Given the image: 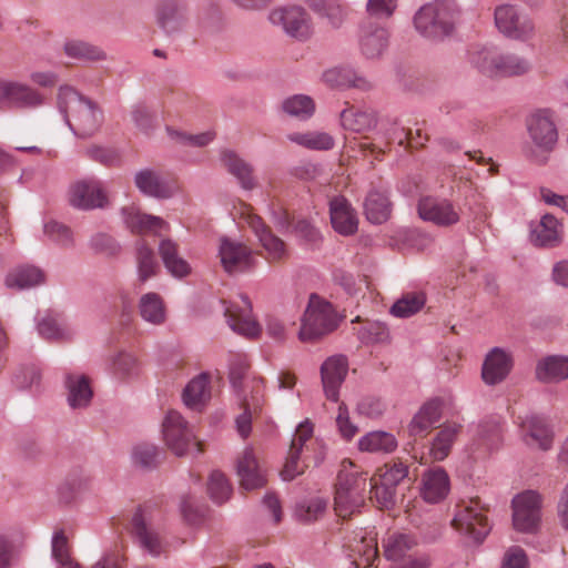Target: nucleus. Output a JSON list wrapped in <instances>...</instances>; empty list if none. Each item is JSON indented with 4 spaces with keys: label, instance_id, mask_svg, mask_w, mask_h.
<instances>
[{
    "label": "nucleus",
    "instance_id": "obj_56",
    "mask_svg": "<svg viewBox=\"0 0 568 568\" xmlns=\"http://www.w3.org/2000/svg\"><path fill=\"white\" fill-rule=\"evenodd\" d=\"M357 334L364 343H383L388 338L386 325L378 321H366Z\"/></svg>",
    "mask_w": 568,
    "mask_h": 568
},
{
    "label": "nucleus",
    "instance_id": "obj_62",
    "mask_svg": "<svg viewBox=\"0 0 568 568\" xmlns=\"http://www.w3.org/2000/svg\"><path fill=\"white\" fill-rule=\"evenodd\" d=\"M335 422L341 436L346 440L352 439L358 432L357 426L351 422L348 409L343 403L338 406Z\"/></svg>",
    "mask_w": 568,
    "mask_h": 568
},
{
    "label": "nucleus",
    "instance_id": "obj_24",
    "mask_svg": "<svg viewBox=\"0 0 568 568\" xmlns=\"http://www.w3.org/2000/svg\"><path fill=\"white\" fill-rule=\"evenodd\" d=\"M348 371L345 356L334 355L328 357L321 366V377L327 399L337 402L338 389Z\"/></svg>",
    "mask_w": 568,
    "mask_h": 568
},
{
    "label": "nucleus",
    "instance_id": "obj_39",
    "mask_svg": "<svg viewBox=\"0 0 568 568\" xmlns=\"http://www.w3.org/2000/svg\"><path fill=\"white\" fill-rule=\"evenodd\" d=\"M131 526L141 546L152 556L158 557L164 551L160 536L148 526L141 513L133 516Z\"/></svg>",
    "mask_w": 568,
    "mask_h": 568
},
{
    "label": "nucleus",
    "instance_id": "obj_30",
    "mask_svg": "<svg viewBox=\"0 0 568 568\" xmlns=\"http://www.w3.org/2000/svg\"><path fill=\"white\" fill-rule=\"evenodd\" d=\"M449 490V478L446 471L436 467L423 476L422 496L428 503H438Z\"/></svg>",
    "mask_w": 568,
    "mask_h": 568
},
{
    "label": "nucleus",
    "instance_id": "obj_13",
    "mask_svg": "<svg viewBox=\"0 0 568 568\" xmlns=\"http://www.w3.org/2000/svg\"><path fill=\"white\" fill-rule=\"evenodd\" d=\"M513 526L520 532H535L541 519V496L527 490L518 494L511 503Z\"/></svg>",
    "mask_w": 568,
    "mask_h": 568
},
{
    "label": "nucleus",
    "instance_id": "obj_36",
    "mask_svg": "<svg viewBox=\"0 0 568 568\" xmlns=\"http://www.w3.org/2000/svg\"><path fill=\"white\" fill-rule=\"evenodd\" d=\"M323 81L332 88H357L366 90L369 88V83L363 77L356 74V72L347 67H335L326 70L322 77Z\"/></svg>",
    "mask_w": 568,
    "mask_h": 568
},
{
    "label": "nucleus",
    "instance_id": "obj_33",
    "mask_svg": "<svg viewBox=\"0 0 568 568\" xmlns=\"http://www.w3.org/2000/svg\"><path fill=\"white\" fill-rule=\"evenodd\" d=\"M536 378L542 383H558L568 378V357L548 356L536 366Z\"/></svg>",
    "mask_w": 568,
    "mask_h": 568
},
{
    "label": "nucleus",
    "instance_id": "obj_47",
    "mask_svg": "<svg viewBox=\"0 0 568 568\" xmlns=\"http://www.w3.org/2000/svg\"><path fill=\"white\" fill-rule=\"evenodd\" d=\"M426 303L423 292H408L402 295L390 308L394 316L405 318L419 312Z\"/></svg>",
    "mask_w": 568,
    "mask_h": 568
},
{
    "label": "nucleus",
    "instance_id": "obj_43",
    "mask_svg": "<svg viewBox=\"0 0 568 568\" xmlns=\"http://www.w3.org/2000/svg\"><path fill=\"white\" fill-rule=\"evenodd\" d=\"M532 241L539 246H555L560 242V224L558 220L546 214L532 230Z\"/></svg>",
    "mask_w": 568,
    "mask_h": 568
},
{
    "label": "nucleus",
    "instance_id": "obj_12",
    "mask_svg": "<svg viewBox=\"0 0 568 568\" xmlns=\"http://www.w3.org/2000/svg\"><path fill=\"white\" fill-rule=\"evenodd\" d=\"M45 103V95L27 83L0 79V106L33 110Z\"/></svg>",
    "mask_w": 568,
    "mask_h": 568
},
{
    "label": "nucleus",
    "instance_id": "obj_58",
    "mask_svg": "<svg viewBox=\"0 0 568 568\" xmlns=\"http://www.w3.org/2000/svg\"><path fill=\"white\" fill-rule=\"evenodd\" d=\"M125 554L123 545L115 544L111 549L94 562L91 568H123Z\"/></svg>",
    "mask_w": 568,
    "mask_h": 568
},
{
    "label": "nucleus",
    "instance_id": "obj_60",
    "mask_svg": "<svg viewBox=\"0 0 568 568\" xmlns=\"http://www.w3.org/2000/svg\"><path fill=\"white\" fill-rule=\"evenodd\" d=\"M139 362L135 355L121 352L113 361L114 373L121 377L130 376L138 371Z\"/></svg>",
    "mask_w": 568,
    "mask_h": 568
},
{
    "label": "nucleus",
    "instance_id": "obj_1",
    "mask_svg": "<svg viewBox=\"0 0 568 568\" xmlns=\"http://www.w3.org/2000/svg\"><path fill=\"white\" fill-rule=\"evenodd\" d=\"M367 489L371 500H375L379 508H389L395 504V487L383 485L376 477L367 481L366 473L359 471L351 460H344L336 483V515L346 519L355 514L364 505Z\"/></svg>",
    "mask_w": 568,
    "mask_h": 568
},
{
    "label": "nucleus",
    "instance_id": "obj_6",
    "mask_svg": "<svg viewBox=\"0 0 568 568\" xmlns=\"http://www.w3.org/2000/svg\"><path fill=\"white\" fill-rule=\"evenodd\" d=\"M338 325V318L332 304L317 295H311L302 317L298 339L313 343L332 333Z\"/></svg>",
    "mask_w": 568,
    "mask_h": 568
},
{
    "label": "nucleus",
    "instance_id": "obj_22",
    "mask_svg": "<svg viewBox=\"0 0 568 568\" xmlns=\"http://www.w3.org/2000/svg\"><path fill=\"white\" fill-rule=\"evenodd\" d=\"M513 366V353L501 347H494L483 362L481 378L487 385H497L507 378Z\"/></svg>",
    "mask_w": 568,
    "mask_h": 568
},
{
    "label": "nucleus",
    "instance_id": "obj_5",
    "mask_svg": "<svg viewBox=\"0 0 568 568\" xmlns=\"http://www.w3.org/2000/svg\"><path fill=\"white\" fill-rule=\"evenodd\" d=\"M231 215L239 224H246L254 232L265 250V258L270 263H281L288 257L285 243L271 232L250 204L239 200L233 204Z\"/></svg>",
    "mask_w": 568,
    "mask_h": 568
},
{
    "label": "nucleus",
    "instance_id": "obj_3",
    "mask_svg": "<svg viewBox=\"0 0 568 568\" xmlns=\"http://www.w3.org/2000/svg\"><path fill=\"white\" fill-rule=\"evenodd\" d=\"M526 128L529 140L523 149L525 158L538 165L546 164L558 141L552 112L547 109L532 112L526 121Z\"/></svg>",
    "mask_w": 568,
    "mask_h": 568
},
{
    "label": "nucleus",
    "instance_id": "obj_9",
    "mask_svg": "<svg viewBox=\"0 0 568 568\" xmlns=\"http://www.w3.org/2000/svg\"><path fill=\"white\" fill-rule=\"evenodd\" d=\"M268 20L273 26L281 27L290 38L301 42L310 40L315 31L312 16L302 6L274 8L268 14Z\"/></svg>",
    "mask_w": 568,
    "mask_h": 568
},
{
    "label": "nucleus",
    "instance_id": "obj_54",
    "mask_svg": "<svg viewBox=\"0 0 568 568\" xmlns=\"http://www.w3.org/2000/svg\"><path fill=\"white\" fill-rule=\"evenodd\" d=\"M159 449L149 443L138 444L133 447L131 458L135 466L149 469L156 466Z\"/></svg>",
    "mask_w": 568,
    "mask_h": 568
},
{
    "label": "nucleus",
    "instance_id": "obj_64",
    "mask_svg": "<svg viewBox=\"0 0 568 568\" xmlns=\"http://www.w3.org/2000/svg\"><path fill=\"white\" fill-rule=\"evenodd\" d=\"M528 558L524 549L510 547L504 555L501 568H528Z\"/></svg>",
    "mask_w": 568,
    "mask_h": 568
},
{
    "label": "nucleus",
    "instance_id": "obj_45",
    "mask_svg": "<svg viewBox=\"0 0 568 568\" xmlns=\"http://www.w3.org/2000/svg\"><path fill=\"white\" fill-rule=\"evenodd\" d=\"M415 545V538L406 532L392 531L383 539L384 555L389 560L403 558Z\"/></svg>",
    "mask_w": 568,
    "mask_h": 568
},
{
    "label": "nucleus",
    "instance_id": "obj_23",
    "mask_svg": "<svg viewBox=\"0 0 568 568\" xmlns=\"http://www.w3.org/2000/svg\"><path fill=\"white\" fill-rule=\"evenodd\" d=\"M460 430L462 425L458 423L448 422L444 424L437 432L428 453L422 454L419 457L414 453L413 458L418 459L420 464L444 460L449 455Z\"/></svg>",
    "mask_w": 568,
    "mask_h": 568
},
{
    "label": "nucleus",
    "instance_id": "obj_29",
    "mask_svg": "<svg viewBox=\"0 0 568 568\" xmlns=\"http://www.w3.org/2000/svg\"><path fill=\"white\" fill-rule=\"evenodd\" d=\"M443 402L434 398L425 403L408 425L409 436L425 437L442 417Z\"/></svg>",
    "mask_w": 568,
    "mask_h": 568
},
{
    "label": "nucleus",
    "instance_id": "obj_57",
    "mask_svg": "<svg viewBox=\"0 0 568 568\" xmlns=\"http://www.w3.org/2000/svg\"><path fill=\"white\" fill-rule=\"evenodd\" d=\"M326 506L327 503L325 499L315 497L308 501L300 504L296 508V515L304 521H314L324 514Z\"/></svg>",
    "mask_w": 568,
    "mask_h": 568
},
{
    "label": "nucleus",
    "instance_id": "obj_44",
    "mask_svg": "<svg viewBox=\"0 0 568 568\" xmlns=\"http://www.w3.org/2000/svg\"><path fill=\"white\" fill-rule=\"evenodd\" d=\"M141 317L151 324L161 325L166 318V308L162 297L156 293H146L139 302Z\"/></svg>",
    "mask_w": 568,
    "mask_h": 568
},
{
    "label": "nucleus",
    "instance_id": "obj_16",
    "mask_svg": "<svg viewBox=\"0 0 568 568\" xmlns=\"http://www.w3.org/2000/svg\"><path fill=\"white\" fill-rule=\"evenodd\" d=\"M344 547L356 568H373L378 561L377 534L374 530L355 531L347 537Z\"/></svg>",
    "mask_w": 568,
    "mask_h": 568
},
{
    "label": "nucleus",
    "instance_id": "obj_59",
    "mask_svg": "<svg viewBox=\"0 0 568 568\" xmlns=\"http://www.w3.org/2000/svg\"><path fill=\"white\" fill-rule=\"evenodd\" d=\"M318 16L325 18L332 27L339 28L347 17V10L339 0H329Z\"/></svg>",
    "mask_w": 568,
    "mask_h": 568
},
{
    "label": "nucleus",
    "instance_id": "obj_49",
    "mask_svg": "<svg viewBox=\"0 0 568 568\" xmlns=\"http://www.w3.org/2000/svg\"><path fill=\"white\" fill-rule=\"evenodd\" d=\"M63 51L69 58L77 60L95 61L103 58V52L99 48L81 40H68Z\"/></svg>",
    "mask_w": 568,
    "mask_h": 568
},
{
    "label": "nucleus",
    "instance_id": "obj_18",
    "mask_svg": "<svg viewBox=\"0 0 568 568\" xmlns=\"http://www.w3.org/2000/svg\"><path fill=\"white\" fill-rule=\"evenodd\" d=\"M241 397L243 413L236 418V428L242 438H246L251 432L253 415L257 414L264 403V381L253 377L245 381Z\"/></svg>",
    "mask_w": 568,
    "mask_h": 568
},
{
    "label": "nucleus",
    "instance_id": "obj_40",
    "mask_svg": "<svg viewBox=\"0 0 568 568\" xmlns=\"http://www.w3.org/2000/svg\"><path fill=\"white\" fill-rule=\"evenodd\" d=\"M222 162L227 171L234 175L243 189L252 190L255 187V180L251 165L241 159L235 152L225 150L222 152Z\"/></svg>",
    "mask_w": 568,
    "mask_h": 568
},
{
    "label": "nucleus",
    "instance_id": "obj_50",
    "mask_svg": "<svg viewBox=\"0 0 568 568\" xmlns=\"http://www.w3.org/2000/svg\"><path fill=\"white\" fill-rule=\"evenodd\" d=\"M283 110L292 116L305 120L313 115L315 103L308 95L296 94L284 100Z\"/></svg>",
    "mask_w": 568,
    "mask_h": 568
},
{
    "label": "nucleus",
    "instance_id": "obj_63",
    "mask_svg": "<svg viewBox=\"0 0 568 568\" xmlns=\"http://www.w3.org/2000/svg\"><path fill=\"white\" fill-rule=\"evenodd\" d=\"M44 234L63 246L69 245L72 242V233L70 229L57 221H50L44 225Z\"/></svg>",
    "mask_w": 568,
    "mask_h": 568
},
{
    "label": "nucleus",
    "instance_id": "obj_7",
    "mask_svg": "<svg viewBox=\"0 0 568 568\" xmlns=\"http://www.w3.org/2000/svg\"><path fill=\"white\" fill-rule=\"evenodd\" d=\"M457 10L447 1H436L423 6L414 17L416 30L425 38L438 40L453 32Z\"/></svg>",
    "mask_w": 568,
    "mask_h": 568
},
{
    "label": "nucleus",
    "instance_id": "obj_42",
    "mask_svg": "<svg viewBox=\"0 0 568 568\" xmlns=\"http://www.w3.org/2000/svg\"><path fill=\"white\" fill-rule=\"evenodd\" d=\"M211 397L210 379L207 374H200L186 385L183 392L185 405L193 409L202 407Z\"/></svg>",
    "mask_w": 568,
    "mask_h": 568
},
{
    "label": "nucleus",
    "instance_id": "obj_48",
    "mask_svg": "<svg viewBox=\"0 0 568 568\" xmlns=\"http://www.w3.org/2000/svg\"><path fill=\"white\" fill-rule=\"evenodd\" d=\"M136 264L139 278L142 282L154 276L159 270V263L153 250L143 240L139 241L136 244Z\"/></svg>",
    "mask_w": 568,
    "mask_h": 568
},
{
    "label": "nucleus",
    "instance_id": "obj_14",
    "mask_svg": "<svg viewBox=\"0 0 568 568\" xmlns=\"http://www.w3.org/2000/svg\"><path fill=\"white\" fill-rule=\"evenodd\" d=\"M224 316L230 328L247 338L257 337L262 327L252 315V305L246 296L240 295L236 300L223 302Z\"/></svg>",
    "mask_w": 568,
    "mask_h": 568
},
{
    "label": "nucleus",
    "instance_id": "obj_34",
    "mask_svg": "<svg viewBox=\"0 0 568 568\" xmlns=\"http://www.w3.org/2000/svg\"><path fill=\"white\" fill-rule=\"evenodd\" d=\"M159 253L168 272L174 277H185L191 273V266L186 260L179 254V246L166 239L161 241Z\"/></svg>",
    "mask_w": 568,
    "mask_h": 568
},
{
    "label": "nucleus",
    "instance_id": "obj_17",
    "mask_svg": "<svg viewBox=\"0 0 568 568\" xmlns=\"http://www.w3.org/2000/svg\"><path fill=\"white\" fill-rule=\"evenodd\" d=\"M389 31L378 22L366 20L358 28L357 47L366 60L381 59L389 45Z\"/></svg>",
    "mask_w": 568,
    "mask_h": 568
},
{
    "label": "nucleus",
    "instance_id": "obj_19",
    "mask_svg": "<svg viewBox=\"0 0 568 568\" xmlns=\"http://www.w3.org/2000/svg\"><path fill=\"white\" fill-rule=\"evenodd\" d=\"M156 20L168 34L185 31L190 24L187 6L180 0H161L156 7Z\"/></svg>",
    "mask_w": 568,
    "mask_h": 568
},
{
    "label": "nucleus",
    "instance_id": "obj_8",
    "mask_svg": "<svg viewBox=\"0 0 568 568\" xmlns=\"http://www.w3.org/2000/svg\"><path fill=\"white\" fill-rule=\"evenodd\" d=\"M488 511V505L484 504L479 497L462 499L456 505L452 525L459 532L481 541L490 530Z\"/></svg>",
    "mask_w": 568,
    "mask_h": 568
},
{
    "label": "nucleus",
    "instance_id": "obj_52",
    "mask_svg": "<svg viewBox=\"0 0 568 568\" xmlns=\"http://www.w3.org/2000/svg\"><path fill=\"white\" fill-rule=\"evenodd\" d=\"M407 474V466L399 459H394L378 469L377 480L382 481L383 485L396 487Z\"/></svg>",
    "mask_w": 568,
    "mask_h": 568
},
{
    "label": "nucleus",
    "instance_id": "obj_4",
    "mask_svg": "<svg viewBox=\"0 0 568 568\" xmlns=\"http://www.w3.org/2000/svg\"><path fill=\"white\" fill-rule=\"evenodd\" d=\"M470 62L488 77H520L531 70L528 59L510 52H498L483 48L470 53Z\"/></svg>",
    "mask_w": 568,
    "mask_h": 568
},
{
    "label": "nucleus",
    "instance_id": "obj_2",
    "mask_svg": "<svg viewBox=\"0 0 568 568\" xmlns=\"http://www.w3.org/2000/svg\"><path fill=\"white\" fill-rule=\"evenodd\" d=\"M58 103L73 133L81 138L93 135L100 129L103 114L95 102L81 95L73 88L59 89Z\"/></svg>",
    "mask_w": 568,
    "mask_h": 568
},
{
    "label": "nucleus",
    "instance_id": "obj_31",
    "mask_svg": "<svg viewBox=\"0 0 568 568\" xmlns=\"http://www.w3.org/2000/svg\"><path fill=\"white\" fill-rule=\"evenodd\" d=\"M68 403L72 408L87 407L93 396L90 379L82 374L71 373L65 377Z\"/></svg>",
    "mask_w": 568,
    "mask_h": 568
},
{
    "label": "nucleus",
    "instance_id": "obj_25",
    "mask_svg": "<svg viewBox=\"0 0 568 568\" xmlns=\"http://www.w3.org/2000/svg\"><path fill=\"white\" fill-rule=\"evenodd\" d=\"M241 486L246 490L260 488L266 483V474L252 448H245L236 462Z\"/></svg>",
    "mask_w": 568,
    "mask_h": 568
},
{
    "label": "nucleus",
    "instance_id": "obj_46",
    "mask_svg": "<svg viewBox=\"0 0 568 568\" xmlns=\"http://www.w3.org/2000/svg\"><path fill=\"white\" fill-rule=\"evenodd\" d=\"M288 139L292 142L311 150L326 151L333 149L334 146L333 136L326 132H295L290 134Z\"/></svg>",
    "mask_w": 568,
    "mask_h": 568
},
{
    "label": "nucleus",
    "instance_id": "obj_15",
    "mask_svg": "<svg viewBox=\"0 0 568 568\" xmlns=\"http://www.w3.org/2000/svg\"><path fill=\"white\" fill-rule=\"evenodd\" d=\"M495 24L506 37L527 41L535 33V24L515 6L503 4L495 9Z\"/></svg>",
    "mask_w": 568,
    "mask_h": 568
},
{
    "label": "nucleus",
    "instance_id": "obj_55",
    "mask_svg": "<svg viewBox=\"0 0 568 568\" xmlns=\"http://www.w3.org/2000/svg\"><path fill=\"white\" fill-rule=\"evenodd\" d=\"M39 334L49 341H60L69 337L70 332L58 318L47 316L38 325Z\"/></svg>",
    "mask_w": 568,
    "mask_h": 568
},
{
    "label": "nucleus",
    "instance_id": "obj_53",
    "mask_svg": "<svg viewBox=\"0 0 568 568\" xmlns=\"http://www.w3.org/2000/svg\"><path fill=\"white\" fill-rule=\"evenodd\" d=\"M207 493L216 504H222L230 498L232 488L224 474L219 470L211 473L207 481Z\"/></svg>",
    "mask_w": 568,
    "mask_h": 568
},
{
    "label": "nucleus",
    "instance_id": "obj_51",
    "mask_svg": "<svg viewBox=\"0 0 568 568\" xmlns=\"http://www.w3.org/2000/svg\"><path fill=\"white\" fill-rule=\"evenodd\" d=\"M165 131L170 140L179 145L204 146L214 139V133L210 131L199 134H189L170 125L166 126Z\"/></svg>",
    "mask_w": 568,
    "mask_h": 568
},
{
    "label": "nucleus",
    "instance_id": "obj_41",
    "mask_svg": "<svg viewBox=\"0 0 568 568\" xmlns=\"http://www.w3.org/2000/svg\"><path fill=\"white\" fill-rule=\"evenodd\" d=\"M398 446L396 437L384 430H374L364 435L358 442V448L367 453L390 454Z\"/></svg>",
    "mask_w": 568,
    "mask_h": 568
},
{
    "label": "nucleus",
    "instance_id": "obj_35",
    "mask_svg": "<svg viewBox=\"0 0 568 568\" xmlns=\"http://www.w3.org/2000/svg\"><path fill=\"white\" fill-rule=\"evenodd\" d=\"M364 212L367 220L375 224L386 222L392 212V204L384 190H372L364 202Z\"/></svg>",
    "mask_w": 568,
    "mask_h": 568
},
{
    "label": "nucleus",
    "instance_id": "obj_10",
    "mask_svg": "<svg viewBox=\"0 0 568 568\" xmlns=\"http://www.w3.org/2000/svg\"><path fill=\"white\" fill-rule=\"evenodd\" d=\"M163 439L170 450L176 456H183L194 449L197 454L203 452L189 423L176 410H170L162 423Z\"/></svg>",
    "mask_w": 568,
    "mask_h": 568
},
{
    "label": "nucleus",
    "instance_id": "obj_27",
    "mask_svg": "<svg viewBox=\"0 0 568 568\" xmlns=\"http://www.w3.org/2000/svg\"><path fill=\"white\" fill-rule=\"evenodd\" d=\"M329 216L333 229L341 235L348 236L357 231V213L344 196L329 201Z\"/></svg>",
    "mask_w": 568,
    "mask_h": 568
},
{
    "label": "nucleus",
    "instance_id": "obj_38",
    "mask_svg": "<svg viewBox=\"0 0 568 568\" xmlns=\"http://www.w3.org/2000/svg\"><path fill=\"white\" fill-rule=\"evenodd\" d=\"M44 282L43 272L31 265H21L8 272L4 283L9 288L24 290Z\"/></svg>",
    "mask_w": 568,
    "mask_h": 568
},
{
    "label": "nucleus",
    "instance_id": "obj_32",
    "mask_svg": "<svg viewBox=\"0 0 568 568\" xmlns=\"http://www.w3.org/2000/svg\"><path fill=\"white\" fill-rule=\"evenodd\" d=\"M123 213L125 223L133 233L156 234L162 229L168 227L166 222L161 217L144 214L133 206L123 209Z\"/></svg>",
    "mask_w": 568,
    "mask_h": 568
},
{
    "label": "nucleus",
    "instance_id": "obj_26",
    "mask_svg": "<svg viewBox=\"0 0 568 568\" xmlns=\"http://www.w3.org/2000/svg\"><path fill=\"white\" fill-rule=\"evenodd\" d=\"M136 187L145 195L168 199L178 190L175 180L164 178L152 170H142L135 175Z\"/></svg>",
    "mask_w": 568,
    "mask_h": 568
},
{
    "label": "nucleus",
    "instance_id": "obj_61",
    "mask_svg": "<svg viewBox=\"0 0 568 568\" xmlns=\"http://www.w3.org/2000/svg\"><path fill=\"white\" fill-rule=\"evenodd\" d=\"M302 452L291 448L281 475L284 480H292L296 476L304 473L305 464L304 460L300 459Z\"/></svg>",
    "mask_w": 568,
    "mask_h": 568
},
{
    "label": "nucleus",
    "instance_id": "obj_11",
    "mask_svg": "<svg viewBox=\"0 0 568 568\" xmlns=\"http://www.w3.org/2000/svg\"><path fill=\"white\" fill-rule=\"evenodd\" d=\"M217 257L227 274H239L252 271L256 266V256L246 244L223 236L219 241Z\"/></svg>",
    "mask_w": 568,
    "mask_h": 568
},
{
    "label": "nucleus",
    "instance_id": "obj_21",
    "mask_svg": "<svg viewBox=\"0 0 568 568\" xmlns=\"http://www.w3.org/2000/svg\"><path fill=\"white\" fill-rule=\"evenodd\" d=\"M418 214L424 221L438 226H450L459 222L460 209L448 200L424 197L418 203Z\"/></svg>",
    "mask_w": 568,
    "mask_h": 568
},
{
    "label": "nucleus",
    "instance_id": "obj_28",
    "mask_svg": "<svg viewBox=\"0 0 568 568\" xmlns=\"http://www.w3.org/2000/svg\"><path fill=\"white\" fill-rule=\"evenodd\" d=\"M521 437L531 448L548 450L552 446V430L539 416H527L520 423Z\"/></svg>",
    "mask_w": 568,
    "mask_h": 568
},
{
    "label": "nucleus",
    "instance_id": "obj_37",
    "mask_svg": "<svg viewBox=\"0 0 568 568\" xmlns=\"http://www.w3.org/2000/svg\"><path fill=\"white\" fill-rule=\"evenodd\" d=\"M341 124L347 131L363 133L375 126L376 114L372 109L351 106L342 111Z\"/></svg>",
    "mask_w": 568,
    "mask_h": 568
},
{
    "label": "nucleus",
    "instance_id": "obj_20",
    "mask_svg": "<svg viewBox=\"0 0 568 568\" xmlns=\"http://www.w3.org/2000/svg\"><path fill=\"white\" fill-rule=\"evenodd\" d=\"M69 201L74 207L90 210L103 207L108 202V196L100 181L87 179L71 185Z\"/></svg>",
    "mask_w": 568,
    "mask_h": 568
}]
</instances>
